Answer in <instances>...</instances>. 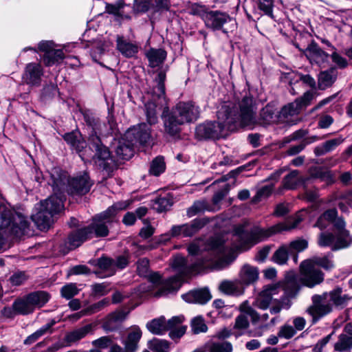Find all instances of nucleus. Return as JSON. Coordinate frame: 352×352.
<instances>
[{
  "instance_id": "f257e3e1",
  "label": "nucleus",
  "mask_w": 352,
  "mask_h": 352,
  "mask_svg": "<svg viewBox=\"0 0 352 352\" xmlns=\"http://www.w3.org/2000/svg\"><path fill=\"white\" fill-rule=\"evenodd\" d=\"M208 254L209 258H204L192 265H187L184 257L179 255L175 256L172 267L177 274L164 280L162 287L155 296H162L175 293L182 286L185 277L207 268L222 270L228 267L234 260L232 250L226 246L224 241L219 237L210 239Z\"/></svg>"
},
{
  "instance_id": "f03ea898",
  "label": "nucleus",
  "mask_w": 352,
  "mask_h": 352,
  "mask_svg": "<svg viewBox=\"0 0 352 352\" xmlns=\"http://www.w3.org/2000/svg\"><path fill=\"white\" fill-rule=\"evenodd\" d=\"M85 119L86 122L92 127L88 139V150L83 151L86 147V142L79 131L67 133L63 138L73 149L79 153L82 160H88L90 157L99 168L109 173L113 170L115 162L109 149L104 145L98 135V133L102 132V124L99 120L88 116H85Z\"/></svg>"
},
{
  "instance_id": "7ed1b4c3",
  "label": "nucleus",
  "mask_w": 352,
  "mask_h": 352,
  "mask_svg": "<svg viewBox=\"0 0 352 352\" xmlns=\"http://www.w3.org/2000/svg\"><path fill=\"white\" fill-rule=\"evenodd\" d=\"M234 103L223 102L217 111V121H208L199 124L195 135L199 140L218 139L224 135L226 131H234L239 126Z\"/></svg>"
},
{
  "instance_id": "20e7f679",
  "label": "nucleus",
  "mask_w": 352,
  "mask_h": 352,
  "mask_svg": "<svg viewBox=\"0 0 352 352\" xmlns=\"http://www.w3.org/2000/svg\"><path fill=\"white\" fill-rule=\"evenodd\" d=\"M236 110V117L239 127L253 129L257 125H269L278 123V112L272 104H267L259 113L258 118L255 116L256 104L251 96H245L238 104H234Z\"/></svg>"
},
{
  "instance_id": "39448f33",
  "label": "nucleus",
  "mask_w": 352,
  "mask_h": 352,
  "mask_svg": "<svg viewBox=\"0 0 352 352\" xmlns=\"http://www.w3.org/2000/svg\"><path fill=\"white\" fill-rule=\"evenodd\" d=\"M351 297L343 293L342 288L336 287L321 295H314L311 298L312 305L307 308V311L312 317V322L316 323L331 314L333 306L342 309L347 305Z\"/></svg>"
},
{
  "instance_id": "423d86ee",
  "label": "nucleus",
  "mask_w": 352,
  "mask_h": 352,
  "mask_svg": "<svg viewBox=\"0 0 352 352\" xmlns=\"http://www.w3.org/2000/svg\"><path fill=\"white\" fill-rule=\"evenodd\" d=\"M29 226L30 222L23 214L0 205V249L6 237L10 235L21 237L28 234Z\"/></svg>"
},
{
  "instance_id": "0eeeda50",
  "label": "nucleus",
  "mask_w": 352,
  "mask_h": 352,
  "mask_svg": "<svg viewBox=\"0 0 352 352\" xmlns=\"http://www.w3.org/2000/svg\"><path fill=\"white\" fill-rule=\"evenodd\" d=\"M301 221L302 218L300 215H296L285 223H278L267 230L254 227L250 230H246L244 226H239L235 228L234 232L235 235L241 241V246L253 245L275 233L296 228Z\"/></svg>"
},
{
  "instance_id": "6e6552de",
  "label": "nucleus",
  "mask_w": 352,
  "mask_h": 352,
  "mask_svg": "<svg viewBox=\"0 0 352 352\" xmlns=\"http://www.w3.org/2000/svg\"><path fill=\"white\" fill-rule=\"evenodd\" d=\"M51 185L55 191H67L71 194L85 195L87 193L92 185L86 173L83 175L69 179L67 173L59 168H54L50 172Z\"/></svg>"
},
{
  "instance_id": "1a4fd4ad",
  "label": "nucleus",
  "mask_w": 352,
  "mask_h": 352,
  "mask_svg": "<svg viewBox=\"0 0 352 352\" xmlns=\"http://www.w3.org/2000/svg\"><path fill=\"white\" fill-rule=\"evenodd\" d=\"M54 191V195L48 199L41 201L36 207V212L32 214V221L40 230H45L50 226L52 218L54 214L60 212L63 209V191H58L57 188Z\"/></svg>"
},
{
  "instance_id": "9d476101",
  "label": "nucleus",
  "mask_w": 352,
  "mask_h": 352,
  "mask_svg": "<svg viewBox=\"0 0 352 352\" xmlns=\"http://www.w3.org/2000/svg\"><path fill=\"white\" fill-rule=\"evenodd\" d=\"M280 290V287L276 285L266 287L256 297L254 302V306L263 310L270 307V312L272 314H277L283 309H289L290 302L287 298L283 296L278 299L275 298Z\"/></svg>"
},
{
  "instance_id": "9b49d317",
  "label": "nucleus",
  "mask_w": 352,
  "mask_h": 352,
  "mask_svg": "<svg viewBox=\"0 0 352 352\" xmlns=\"http://www.w3.org/2000/svg\"><path fill=\"white\" fill-rule=\"evenodd\" d=\"M166 74L161 71L155 79V86L148 92L151 99L145 104L146 120L149 125L155 124L157 122V108L166 104L165 98L164 80Z\"/></svg>"
},
{
  "instance_id": "f8f14e48",
  "label": "nucleus",
  "mask_w": 352,
  "mask_h": 352,
  "mask_svg": "<svg viewBox=\"0 0 352 352\" xmlns=\"http://www.w3.org/2000/svg\"><path fill=\"white\" fill-rule=\"evenodd\" d=\"M300 282L308 287H314L324 280L323 273L308 259L300 263Z\"/></svg>"
},
{
  "instance_id": "ddd939ff",
  "label": "nucleus",
  "mask_w": 352,
  "mask_h": 352,
  "mask_svg": "<svg viewBox=\"0 0 352 352\" xmlns=\"http://www.w3.org/2000/svg\"><path fill=\"white\" fill-rule=\"evenodd\" d=\"M184 320L183 316H173L167 321L164 316H160L148 322L146 327L153 334L163 335L175 324L182 323Z\"/></svg>"
},
{
  "instance_id": "4468645a",
  "label": "nucleus",
  "mask_w": 352,
  "mask_h": 352,
  "mask_svg": "<svg viewBox=\"0 0 352 352\" xmlns=\"http://www.w3.org/2000/svg\"><path fill=\"white\" fill-rule=\"evenodd\" d=\"M126 140L134 144H146L151 139V128L146 123H141L129 129L126 133Z\"/></svg>"
},
{
  "instance_id": "2eb2a0df",
  "label": "nucleus",
  "mask_w": 352,
  "mask_h": 352,
  "mask_svg": "<svg viewBox=\"0 0 352 352\" xmlns=\"http://www.w3.org/2000/svg\"><path fill=\"white\" fill-rule=\"evenodd\" d=\"M173 112L184 123L195 121L199 116V108L192 102H179Z\"/></svg>"
},
{
  "instance_id": "dca6fc26",
  "label": "nucleus",
  "mask_w": 352,
  "mask_h": 352,
  "mask_svg": "<svg viewBox=\"0 0 352 352\" xmlns=\"http://www.w3.org/2000/svg\"><path fill=\"white\" fill-rule=\"evenodd\" d=\"M40 51L44 52L43 61L47 66L60 63L65 58L62 50H55L54 43L52 41H41L38 44Z\"/></svg>"
},
{
  "instance_id": "f3484780",
  "label": "nucleus",
  "mask_w": 352,
  "mask_h": 352,
  "mask_svg": "<svg viewBox=\"0 0 352 352\" xmlns=\"http://www.w3.org/2000/svg\"><path fill=\"white\" fill-rule=\"evenodd\" d=\"M300 111L298 102L289 103L278 112V123H285L288 125L296 124L300 120L298 118Z\"/></svg>"
},
{
  "instance_id": "a211bd4d",
  "label": "nucleus",
  "mask_w": 352,
  "mask_h": 352,
  "mask_svg": "<svg viewBox=\"0 0 352 352\" xmlns=\"http://www.w3.org/2000/svg\"><path fill=\"white\" fill-rule=\"evenodd\" d=\"M205 25L212 30H219L223 28V25L232 23L234 25V20L226 12L220 11H210L206 16Z\"/></svg>"
},
{
  "instance_id": "6ab92c4d",
  "label": "nucleus",
  "mask_w": 352,
  "mask_h": 352,
  "mask_svg": "<svg viewBox=\"0 0 352 352\" xmlns=\"http://www.w3.org/2000/svg\"><path fill=\"white\" fill-rule=\"evenodd\" d=\"M338 231L336 243L333 250H337L349 247L352 244V237L348 230L344 229L345 222L342 218H336L333 221Z\"/></svg>"
},
{
  "instance_id": "aec40b11",
  "label": "nucleus",
  "mask_w": 352,
  "mask_h": 352,
  "mask_svg": "<svg viewBox=\"0 0 352 352\" xmlns=\"http://www.w3.org/2000/svg\"><path fill=\"white\" fill-rule=\"evenodd\" d=\"M304 54L311 64L315 63L319 66L326 63L329 58V54L314 42L311 43L307 46L304 51Z\"/></svg>"
},
{
  "instance_id": "412c9836",
  "label": "nucleus",
  "mask_w": 352,
  "mask_h": 352,
  "mask_svg": "<svg viewBox=\"0 0 352 352\" xmlns=\"http://www.w3.org/2000/svg\"><path fill=\"white\" fill-rule=\"evenodd\" d=\"M43 75V69L40 64L36 63H28L23 74V80L31 86H38Z\"/></svg>"
},
{
  "instance_id": "4be33fe9",
  "label": "nucleus",
  "mask_w": 352,
  "mask_h": 352,
  "mask_svg": "<svg viewBox=\"0 0 352 352\" xmlns=\"http://www.w3.org/2000/svg\"><path fill=\"white\" fill-rule=\"evenodd\" d=\"M113 145L117 156L120 159L129 160L133 155L135 144L131 141L126 140L125 133L123 137L114 139Z\"/></svg>"
},
{
  "instance_id": "5701e85b",
  "label": "nucleus",
  "mask_w": 352,
  "mask_h": 352,
  "mask_svg": "<svg viewBox=\"0 0 352 352\" xmlns=\"http://www.w3.org/2000/svg\"><path fill=\"white\" fill-rule=\"evenodd\" d=\"M309 182V177H302L300 172L294 170L286 175L282 181V187L284 189L294 190L299 185H302L303 188H307V184Z\"/></svg>"
},
{
  "instance_id": "b1692460",
  "label": "nucleus",
  "mask_w": 352,
  "mask_h": 352,
  "mask_svg": "<svg viewBox=\"0 0 352 352\" xmlns=\"http://www.w3.org/2000/svg\"><path fill=\"white\" fill-rule=\"evenodd\" d=\"M149 261L143 258L137 263V271L142 276L147 277L150 282L155 286L158 287V289L162 287L163 281L161 280V276L157 272H151L148 270Z\"/></svg>"
},
{
  "instance_id": "393cba45",
  "label": "nucleus",
  "mask_w": 352,
  "mask_h": 352,
  "mask_svg": "<svg viewBox=\"0 0 352 352\" xmlns=\"http://www.w3.org/2000/svg\"><path fill=\"white\" fill-rule=\"evenodd\" d=\"M110 223L99 218L98 216H95L91 223L85 227L87 231L90 232V239L95 237H104L109 234V225Z\"/></svg>"
},
{
  "instance_id": "a878e982",
  "label": "nucleus",
  "mask_w": 352,
  "mask_h": 352,
  "mask_svg": "<svg viewBox=\"0 0 352 352\" xmlns=\"http://www.w3.org/2000/svg\"><path fill=\"white\" fill-rule=\"evenodd\" d=\"M211 294L208 289L202 288L190 291L183 294L182 298L187 302L206 304L211 298Z\"/></svg>"
},
{
  "instance_id": "bb28decb",
  "label": "nucleus",
  "mask_w": 352,
  "mask_h": 352,
  "mask_svg": "<svg viewBox=\"0 0 352 352\" xmlns=\"http://www.w3.org/2000/svg\"><path fill=\"white\" fill-rule=\"evenodd\" d=\"M142 334V331L138 326L135 325L129 329L124 341V348L127 352H135L138 349Z\"/></svg>"
},
{
  "instance_id": "cd10ccee",
  "label": "nucleus",
  "mask_w": 352,
  "mask_h": 352,
  "mask_svg": "<svg viewBox=\"0 0 352 352\" xmlns=\"http://www.w3.org/2000/svg\"><path fill=\"white\" fill-rule=\"evenodd\" d=\"M127 314L123 311H116L109 314L104 320L102 328L106 331L116 330L119 324L126 318Z\"/></svg>"
},
{
  "instance_id": "c85d7f7f",
  "label": "nucleus",
  "mask_w": 352,
  "mask_h": 352,
  "mask_svg": "<svg viewBox=\"0 0 352 352\" xmlns=\"http://www.w3.org/2000/svg\"><path fill=\"white\" fill-rule=\"evenodd\" d=\"M163 118L165 131L170 135L177 134L180 131V126L184 124L173 111L167 116H165L164 111Z\"/></svg>"
},
{
  "instance_id": "c756f323",
  "label": "nucleus",
  "mask_w": 352,
  "mask_h": 352,
  "mask_svg": "<svg viewBox=\"0 0 352 352\" xmlns=\"http://www.w3.org/2000/svg\"><path fill=\"white\" fill-rule=\"evenodd\" d=\"M93 330L94 325L89 324L67 333L64 339V341L66 342V346H71L72 344L79 341L88 333H92Z\"/></svg>"
},
{
  "instance_id": "7c9ffc66",
  "label": "nucleus",
  "mask_w": 352,
  "mask_h": 352,
  "mask_svg": "<svg viewBox=\"0 0 352 352\" xmlns=\"http://www.w3.org/2000/svg\"><path fill=\"white\" fill-rule=\"evenodd\" d=\"M89 239H90V232L87 231L85 228L77 230L69 235L67 239L68 248L69 250L75 249Z\"/></svg>"
},
{
  "instance_id": "2f4dec72",
  "label": "nucleus",
  "mask_w": 352,
  "mask_h": 352,
  "mask_svg": "<svg viewBox=\"0 0 352 352\" xmlns=\"http://www.w3.org/2000/svg\"><path fill=\"white\" fill-rule=\"evenodd\" d=\"M129 206L126 201H119L109 207L105 211L97 214L99 218L109 223H111L114 217L121 210H125Z\"/></svg>"
},
{
  "instance_id": "473e14b6",
  "label": "nucleus",
  "mask_w": 352,
  "mask_h": 352,
  "mask_svg": "<svg viewBox=\"0 0 352 352\" xmlns=\"http://www.w3.org/2000/svg\"><path fill=\"white\" fill-rule=\"evenodd\" d=\"M117 50L125 57L134 56L138 52L137 45L124 40L122 37L118 36L116 40Z\"/></svg>"
},
{
  "instance_id": "72a5a7b5",
  "label": "nucleus",
  "mask_w": 352,
  "mask_h": 352,
  "mask_svg": "<svg viewBox=\"0 0 352 352\" xmlns=\"http://www.w3.org/2000/svg\"><path fill=\"white\" fill-rule=\"evenodd\" d=\"M208 352H233V345L228 341H219L211 339L205 344Z\"/></svg>"
},
{
  "instance_id": "f704fd0d",
  "label": "nucleus",
  "mask_w": 352,
  "mask_h": 352,
  "mask_svg": "<svg viewBox=\"0 0 352 352\" xmlns=\"http://www.w3.org/2000/svg\"><path fill=\"white\" fill-rule=\"evenodd\" d=\"M299 285L297 277L293 272L288 273L285 278L283 283L284 293L289 296H294L299 290Z\"/></svg>"
},
{
  "instance_id": "c9c22d12",
  "label": "nucleus",
  "mask_w": 352,
  "mask_h": 352,
  "mask_svg": "<svg viewBox=\"0 0 352 352\" xmlns=\"http://www.w3.org/2000/svg\"><path fill=\"white\" fill-rule=\"evenodd\" d=\"M146 56L148 60L149 65L151 67H156L163 63L166 58V52L162 49H151Z\"/></svg>"
},
{
  "instance_id": "e433bc0d",
  "label": "nucleus",
  "mask_w": 352,
  "mask_h": 352,
  "mask_svg": "<svg viewBox=\"0 0 352 352\" xmlns=\"http://www.w3.org/2000/svg\"><path fill=\"white\" fill-rule=\"evenodd\" d=\"M13 308L17 314L28 315L34 311L28 295L22 298L16 300L13 303Z\"/></svg>"
},
{
  "instance_id": "4c0bfd02",
  "label": "nucleus",
  "mask_w": 352,
  "mask_h": 352,
  "mask_svg": "<svg viewBox=\"0 0 352 352\" xmlns=\"http://www.w3.org/2000/svg\"><path fill=\"white\" fill-rule=\"evenodd\" d=\"M31 303L34 308H41L50 300V294L45 291H37L28 294Z\"/></svg>"
},
{
  "instance_id": "58836bf2",
  "label": "nucleus",
  "mask_w": 352,
  "mask_h": 352,
  "mask_svg": "<svg viewBox=\"0 0 352 352\" xmlns=\"http://www.w3.org/2000/svg\"><path fill=\"white\" fill-rule=\"evenodd\" d=\"M205 211H215V208H212L208 203L205 200H198L188 208L187 216L192 217L199 213L204 212Z\"/></svg>"
},
{
  "instance_id": "ea45409f",
  "label": "nucleus",
  "mask_w": 352,
  "mask_h": 352,
  "mask_svg": "<svg viewBox=\"0 0 352 352\" xmlns=\"http://www.w3.org/2000/svg\"><path fill=\"white\" fill-rule=\"evenodd\" d=\"M337 77L336 69H331L324 72H322L318 77V85L320 89H324L331 86Z\"/></svg>"
},
{
  "instance_id": "a19ab883",
  "label": "nucleus",
  "mask_w": 352,
  "mask_h": 352,
  "mask_svg": "<svg viewBox=\"0 0 352 352\" xmlns=\"http://www.w3.org/2000/svg\"><path fill=\"white\" fill-rule=\"evenodd\" d=\"M240 276L243 283L250 284L258 278V272L256 267L245 265L241 270Z\"/></svg>"
},
{
  "instance_id": "79ce46f5",
  "label": "nucleus",
  "mask_w": 352,
  "mask_h": 352,
  "mask_svg": "<svg viewBox=\"0 0 352 352\" xmlns=\"http://www.w3.org/2000/svg\"><path fill=\"white\" fill-rule=\"evenodd\" d=\"M206 222L204 219H195L190 223L184 224V237H189L195 234L201 229Z\"/></svg>"
},
{
  "instance_id": "37998d69",
  "label": "nucleus",
  "mask_w": 352,
  "mask_h": 352,
  "mask_svg": "<svg viewBox=\"0 0 352 352\" xmlns=\"http://www.w3.org/2000/svg\"><path fill=\"white\" fill-rule=\"evenodd\" d=\"M309 181L312 179H319L321 181L331 182L333 179L331 172L321 167L311 168L309 169Z\"/></svg>"
},
{
  "instance_id": "c03bdc74",
  "label": "nucleus",
  "mask_w": 352,
  "mask_h": 352,
  "mask_svg": "<svg viewBox=\"0 0 352 352\" xmlns=\"http://www.w3.org/2000/svg\"><path fill=\"white\" fill-rule=\"evenodd\" d=\"M352 349V338L344 331L338 336V341L334 344V349L337 351H346Z\"/></svg>"
},
{
  "instance_id": "a18cd8bd",
  "label": "nucleus",
  "mask_w": 352,
  "mask_h": 352,
  "mask_svg": "<svg viewBox=\"0 0 352 352\" xmlns=\"http://www.w3.org/2000/svg\"><path fill=\"white\" fill-rule=\"evenodd\" d=\"M289 254L290 252L287 245H282L274 253L272 260L278 265H284L287 262Z\"/></svg>"
},
{
  "instance_id": "49530a36",
  "label": "nucleus",
  "mask_w": 352,
  "mask_h": 352,
  "mask_svg": "<svg viewBox=\"0 0 352 352\" xmlns=\"http://www.w3.org/2000/svg\"><path fill=\"white\" fill-rule=\"evenodd\" d=\"M148 346L153 352H168L169 343L164 340L154 338L148 342Z\"/></svg>"
},
{
  "instance_id": "de8ad7c7",
  "label": "nucleus",
  "mask_w": 352,
  "mask_h": 352,
  "mask_svg": "<svg viewBox=\"0 0 352 352\" xmlns=\"http://www.w3.org/2000/svg\"><path fill=\"white\" fill-rule=\"evenodd\" d=\"M173 205L172 199L168 197H158L154 201L153 208L158 212H162L168 210Z\"/></svg>"
},
{
  "instance_id": "09e8293b",
  "label": "nucleus",
  "mask_w": 352,
  "mask_h": 352,
  "mask_svg": "<svg viewBox=\"0 0 352 352\" xmlns=\"http://www.w3.org/2000/svg\"><path fill=\"white\" fill-rule=\"evenodd\" d=\"M110 305V301L108 298H104L96 303H94L87 308L84 309L85 314L87 316H90L104 309L105 307H108Z\"/></svg>"
},
{
  "instance_id": "8fccbe9b",
  "label": "nucleus",
  "mask_w": 352,
  "mask_h": 352,
  "mask_svg": "<svg viewBox=\"0 0 352 352\" xmlns=\"http://www.w3.org/2000/svg\"><path fill=\"white\" fill-rule=\"evenodd\" d=\"M318 138L316 136H312L304 139L299 144L290 146L287 151L289 155H294L301 152L307 144L316 141Z\"/></svg>"
},
{
  "instance_id": "3c124183",
  "label": "nucleus",
  "mask_w": 352,
  "mask_h": 352,
  "mask_svg": "<svg viewBox=\"0 0 352 352\" xmlns=\"http://www.w3.org/2000/svg\"><path fill=\"white\" fill-rule=\"evenodd\" d=\"M323 43L328 46L329 50L332 52L331 59L333 62L340 68L346 67L347 66V60L336 52L334 47L328 41H323Z\"/></svg>"
},
{
  "instance_id": "603ef678",
  "label": "nucleus",
  "mask_w": 352,
  "mask_h": 352,
  "mask_svg": "<svg viewBox=\"0 0 352 352\" xmlns=\"http://www.w3.org/2000/svg\"><path fill=\"white\" fill-rule=\"evenodd\" d=\"M221 292L228 295L237 294L239 292L236 283L230 280H223L219 287Z\"/></svg>"
},
{
  "instance_id": "864d4df0",
  "label": "nucleus",
  "mask_w": 352,
  "mask_h": 352,
  "mask_svg": "<svg viewBox=\"0 0 352 352\" xmlns=\"http://www.w3.org/2000/svg\"><path fill=\"white\" fill-rule=\"evenodd\" d=\"M165 170V163L162 157H157L155 158L150 167L149 172L155 176L160 175Z\"/></svg>"
},
{
  "instance_id": "5fc2aeb1",
  "label": "nucleus",
  "mask_w": 352,
  "mask_h": 352,
  "mask_svg": "<svg viewBox=\"0 0 352 352\" xmlns=\"http://www.w3.org/2000/svg\"><path fill=\"white\" fill-rule=\"evenodd\" d=\"M245 311L248 316H250L251 321L254 324H258L260 322H266L269 319L268 314L266 313L260 315L256 311L250 307H247Z\"/></svg>"
},
{
  "instance_id": "6e6d98bb",
  "label": "nucleus",
  "mask_w": 352,
  "mask_h": 352,
  "mask_svg": "<svg viewBox=\"0 0 352 352\" xmlns=\"http://www.w3.org/2000/svg\"><path fill=\"white\" fill-rule=\"evenodd\" d=\"M274 188V184L266 185L261 188L256 192V195L253 197L252 202L256 204L263 199L268 197Z\"/></svg>"
},
{
  "instance_id": "4d7b16f0",
  "label": "nucleus",
  "mask_w": 352,
  "mask_h": 352,
  "mask_svg": "<svg viewBox=\"0 0 352 352\" xmlns=\"http://www.w3.org/2000/svg\"><path fill=\"white\" fill-rule=\"evenodd\" d=\"M192 331L195 334L200 333H205L208 331V327L206 324L204 320L201 316L194 318L191 321Z\"/></svg>"
},
{
  "instance_id": "13d9d810",
  "label": "nucleus",
  "mask_w": 352,
  "mask_h": 352,
  "mask_svg": "<svg viewBox=\"0 0 352 352\" xmlns=\"http://www.w3.org/2000/svg\"><path fill=\"white\" fill-rule=\"evenodd\" d=\"M308 246V243L305 239H297L287 244L290 254L294 252H300L305 250Z\"/></svg>"
},
{
  "instance_id": "bf43d9fd",
  "label": "nucleus",
  "mask_w": 352,
  "mask_h": 352,
  "mask_svg": "<svg viewBox=\"0 0 352 352\" xmlns=\"http://www.w3.org/2000/svg\"><path fill=\"white\" fill-rule=\"evenodd\" d=\"M258 9L263 11L265 14L273 16L274 0H254Z\"/></svg>"
},
{
  "instance_id": "052dcab7",
  "label": "nucleus",
  "mask_w": 352,
  "mask_h": 352,
  "mask_svg": "<svg viewBox=\"0 0 352 352\" xmlns=\"http://www.w3.org/2000/svg\"><path fill=\"white\" fill-rule=\"evenodd\" d=\"M60 292L63 298L66 299H71L78 294L79 289L77 288L75 283H69L61 288Z\"/></svg>"
},
{
  "instance_id": "680f3d73",
  "label": "nucleus",
  "mask_w": 352,
  "mask_h": 352,
  "mask_svg": "<svg viewBox=\"0 0 352 352\" xmlns=\"http://www.w3.org/2000/svg\"><path fill=\"white\" fill-rule=\"evenodd\" d=\"M97 265L100 269L109 272L110 274L115 273L113 259L108 257H101L98 260Z\"/></svg>"
},
{
  "instance_id": "e2e57ef3",
  "label": "nucleus",
  "mask_w": 352,
  "mask_h": 352,
  "mask_svg": "<svg viewBox=\"0 0 352 352\" xmlns=\"http://www.w3.org/2000/svg\"><path fill=\"white\" fill-rule=\"evenodd\" d=\"M92 345L96 347L95 349H104L110 347L113 344V340L111 336H102L91 342Z\"/></svg>"
},
{
  "instance_id": "0e129e2a",
  "label": "nucleus",
  "mask_w": 352,
  "mask_h": 352,
  "mask_svg": "<svg viewBox=\"0 0 352 352\" xmlns=\"http://www.w3.org/2000/svg\"><path fill=\"white\" fill-rule=\"evenodd\" d=\"M309 261H311V262L314 263V265L317 266H320L323 267L325 270H330L333 267V263L332 261H331L328 256H323V257H319V256H314L311 259H309Z\"/></svg>"
},
{
  "instance_id": "69168bd1",
  "label": "nucleus",
  "mask_w": 352,
  "mask_h": 352,
  "mask_svg": "<svg viewBox=\"0 0 352 352\" xmlns=\"http://www.w3.org/2000/svg\"><path fill=\"white\" fill-rule=\"evenodd\" d=\"M149 7V0H134L132 12L135 14L144 13L148 10Z\"/></svg>"
},
{
  "instance_id": "338daca9",
  "label": "nucleus",
  "mask_w": 352,
  "mask_h": 352,
  "mask_svg": "<svg viewBox=\"0 0 352 352\" xmlns=\"http://www.w3.org/2000/svg\"><path fill=\"white\" fill-rule=\"evenodd\" d=\"M336 243V238L333 234L331 233H321L318 239V245L322 247L331 246V249Z\"/></svg>"
},
{
  "instance_id": "774afa93",
  "label": "nucleus",
  "mask_w": 352,
  "mask_h": 352,
  "mask_svg": "<svg viewBox=\"0 0 352 352\" xmlns=\"http://www.w3.org/2000/svg\"><path fill=\"white\" fill-rule=\"evenodd\" d=\"M208 9L203 5L193 3L190 8V14L200 16L205 21L206 16L209 13Z\"/></svg>"
}]
</instances>
